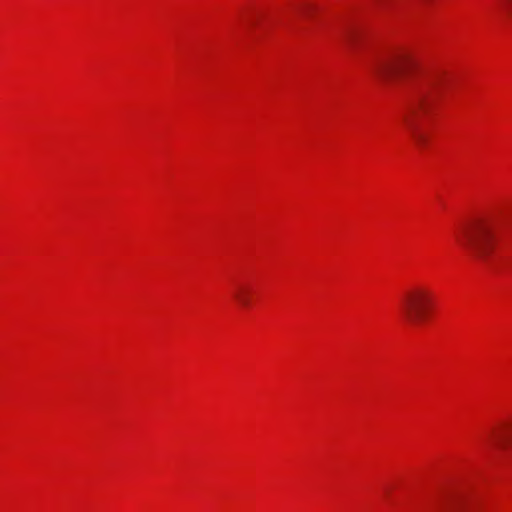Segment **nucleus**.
Wrapping results in <instances>:
<instances>
[{"mask_svg": "<svg viewBox=\"0 0 512 512\" xmlns=\"http://www.w3.org/2000/svg\"><path fill=\"white\" fill-rule=\"evenodd\" d=\"M499 225L500 220L496 216L478 218L463 226L457 239L475 259L488 263L494 250Z\"/></svg>", "mask_w": 512, "mask_h": 512, "instance_id": "nucleus-1", "label": "nucleus"}, {"mask_svg": "<svg viewBox=\"0 0 512 512\" xmlns=\"http://www.w3.org/2000/svg\"><path fill=\"white\" fill-rule=\"evenodd\" d=\"M418 68L417 59L405 50L392 51L375 56L369 70L381 82L392 85L401 77L408 76Z\"/></svg>", "mask_w": 512, "mask_h": 512, "instance_id": "nucleus-2", "label": "nucleus"}, {"mask_svg": "<svg viewBox=\"0 0 512 512\" xmlns=\"http://www.w3.org/2000/svg\"><path fill=\"white\" fill-rule=\"evenodd\" d=\"M433 306V293L425 286H415L408 290L400 301V311L411 325L423 323Z\"/></svg>", "mask_w": 512, "mask_h": 512, "instance_id": "nucleus-3", "label": "nucleus"}, {"mask_svg": "<svg viewBox=\"0 0 512 512\" xmlns=\"http://www.w3.org/2000/svg\"><path fill=\"white\" fill-rule=\"evenodd\" d=\"M445 80H446V75L444 72H441V71L433 72V73H430L429 75H427V77L425 78V86L426 87L423 89V91L420 92V95L418 97L416 104L414 105V107H412V109H411L412 115L411 116H413L414 114H417L418 110L421 112H424V113H426L429 110V108L431 107V105L433 104V102L436 98L437 92L440 90L442 85L445 83ZM411 118L412 117H410V116H405L404 121L406 122L408 127L411 129L412 135H413L415 141L419 145H423L426 142V136L422 132H419L416 129Z\"/></svg>", "mask_w": 512, "mask_h": 512, "instance_id": "nucleus-4", "label": "nucleus"}, {"mask_svg": "<svg viewBox=\"0 0 512 512\" xmlns=\"http://www.w3.org/2000/svg\"><path fill=\"white\" fill-rule=\"evenodd\" d=\"M491 442L498 448H505L512 439V426L502 425L494 429L490 435Z\"/></svg>", "mask_w": 512, "mask_h": 512, "instance_id": "nucleus-5", "label": "nucleus"}, {"mask_svg": "<svg viewBox=\"0 0 512 512\" xmlns=\"http://www.w3.org/2000/svg\"><path fill=\"white\" fill-rule=\"evenodd\" d=\"M250 287L246 284H238L233 292L235 300L243 307H248L251 303Z\"/></svg>", "mask_w": 512, "mask_h": 512, "instance_id": "nucleus-6", "label": "nucleus"}, {"mask_svg": "<svg viewBox=\"0 0 512 512\" xmlns=\"http://www.w3.org/2000/svg\"><path fill=\"white\" fill-rule=\"evenodd\" d=\"M345 42L351 49H353L356 46V34L354 32H348L345 35Z\"/></svg>", "mask_w": 512, "mask_h": 512, "instance_id": "nucleus-7", "label": "nucleus"}, {"mask_svg": "<svg viewBox=\"0 0 512 512\" xmlns=\"http://www.w3.org/2000/svg\"><path fill=\"white\" fill-rule=\"evenodd\" d=\"M499 4L507 14L512 15V0H499Z\"/></svg>", "mask_w": 512, "mask_h": 512, "instance_id": "nucleus-8", "label": "nucleus"}, {"mask_svg": "<svg viewBox=\"0 0 512 512\" xmlns=\"http://www.w3.org/2000/svg\"><path fill=\"white\" fill-rule=\"evenodd\" d=\"M374 2L381 4L384 0H373Z\"/></svg>", "mask_w": 512, "mask_h": 512, "instance_id": "nucleus-9", "label": "nucleus"}]
</instances>
